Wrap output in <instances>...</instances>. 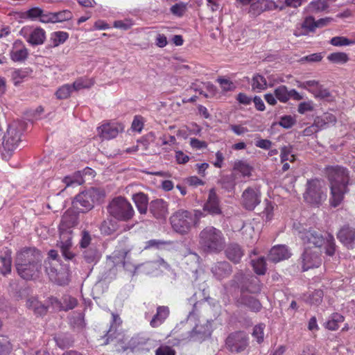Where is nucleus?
<instances>
[{
  "instance_id": "1",
  "label": "nucleus",
  "mask_w": 355,
  "mask_h": 355,
  "mask_svg": "<svg viewBox=\"0 0 355 355\" xmlns=\"http://www.w3.org/2000/svg\"><path fill=\"white\" fill-rule=\"evenodd\" d=\"M42 255L34 248H24L17 253L15 266L18 275L26 280L39 276L42 268Z\"/></svg>"
},
{
  "instance_id": "2",
  "label": "nucleus",
  "mask_w": 355,
  "mask_h": 355,
  "mask_svg": "<svg viewBox=\"0 0 355 355\" xmlns=\"http://www.w3.org/2000/svg\"><path fill=\"white\" fill-rule=\"evenodd\" d=\"M327 173L331 194L330 203L331 206L336 207L342 202L344 194L347 191L349 174L345 168L339 166L328 168Z\"/></svg>"
},
{
  "instance_id": "3",
  "label": "nucleus",
  "mask_w": 355,
  "mask_h": 355,
  "mask_svg": "<svg viewBox=\"0 0 355 355\" xmlns=\"http://www.w3.org/2000/svg\"><path fill=\"white\" fill-rule=\"evenodd\" d=\"M199 244L206 252L218 253L224 249L225 238L220 230L208 226L200 232Z\"/></svg>"
},
{
  "instance_id": "4",
  "label": "nucleus",
  "mask_w": 355,
  "mask_h": 355,
  "mask_svg": "<svg viewBox=\"0 0 355 355\" xmlns=\"http://www.w3.org/2000/svg\"><path fill=\"white\" fill-rule=\"evenodd\" d=\"M299 237L305 245V248L320 249L322 245H324L326 254L333 256L335 253L336 243L334 236L331 234H328L326 238H324L320 232L309 230L300 232Z\"/></svg>"
},
{
  "instance_id": "5",
  "label": "nucleus",
  "mask_w": 355,
  "mask_h": 355,
  "mask_svg": "<svg viewBox=\"0 0 355 355\" xmlns=\"http://www.w3.org/2000/svg\"><path fill=\"white\" fill-rule=\"evenodd\" d=\"M107 209L109 214L119 221H129L135 215V210L130 202L121 196L112 199Z\"/></svg>"
},
{
  "instance_id": "6",
  "label": "nucleus",
  "mask_w": 355,
  "mask_h": 355,
  "mask_svg": "<svg viewBox=\"0 0 355 355\" xmlns=\"http://www.w3.org/2000/svg\"><path fill=\"white\" fill-rule=\"evenodd\" d=\"M104 194L98 189L91 188L77 195L73 201V206L80 211L90 210L94 204L98 202Z\"/></svg>"
},
{
  "instance_id": "7",
  "label": "nucleus",
  "mask_w": 355,
  "mask_h": 355,
  "mask_svg": "<svg viewBox=\"0 0 355 355\" xmlns=\"http://www.w3.org/2000/svg\"><path fill=\"white\" fill-rule=\"evenodd\" d=\"M173 229L182 234L189 232L193 225H196V218L187 210H178L170 218Z\"/></svg>"
},
{
  "instance_id": "8",
  "label": "nucleus",
  "mask_w": 355,
  "mask_h": 355,
  "mask_svg": "<svg viewBox=\"0 0 355 355\" xmlns=\"http://www.w3.org/2000/svg\"><path fill=\"white\" fill-rule=\"evenodd\" d=\"M225 345L231 352L239 354L245 350L248 347L249 338L243 331H236L228 336L226 338Z\"/></svg>"
},
{
  "instance_id": "9",
  "label": "nucleus",
  "mask_w": 355,
  "mask_h": 355,
  "mask_svg": "<svg viewBox=\"0 0 355 355\" xmlns=\"http://www.w3.org/2000/svg\"><path fill=\"white\" fill-rule=\"evenodd\" d=\"M306 190L304 194L305 200L311 205H318L325 199L322 191V182L315 179L307 182Z\"/></svg>"
},
{
  "instance_id": "10",
  "label": "nucleus",
  "mask_w": 355,
  "mask_h": 355,
  "mask_svg": "<svg viewBox=\"0 0 355 355\" xmlns=\"http://www.w3.org/2000/svg\"><path fill=\"white\" fill-rule=\"evenodd\" d=\"M60 239L58 241L57 245L60 248L62 255L66 260H72L75 257V254L71 251L72 243V230L69 229L59 230Z\"/></svg>"
},
{
  "instance_id": "11",
  "label": "nucleus",
  "mask_w": 355,
  "mask_h": 355,
  "mask_svg": "<svg viewBox=\"0 0 355 355\" xmlns=\"http://www.w3.org/2000/svg\"><path fill=\"white\" fill-rule=\"evenodd\" d=\"M4 150L8 153L15 150L21 141V132L17 124H11L7 129L6 134L2 137ZM10 156V154H8Z\"/></svg>"
},
{
  "instance_id": "12",
  "label": "nucleus",
  "mask_w": 355,
  "mask_h": 355,
  "mask_svg": "<svg viewBox=\"0 0 355 355\" xmlns=\"http://www.w3.org/2000/svg\"><path fill=\"white\" fill-rule=\"evenodd\" d=\"M169 269V265L162 258L150 261L135 266V270L146 275H157L164 270Z\"/></svg>"
},
{
  "instance_id": "13",
  "label": "nucleus",
  "mask_w": 355,
  "mask_h": 355,
  "mask_svg": "<svg viewBox=\"0 0 355 355\" xmlns=\"http://www.w3.org/2000/svg\"><path fill=\"white\" fill-rule=\"evenodd\" d=\"M261 202V192L257 187H248L243 192L241 202L243 207L252 210Z\"/></svg>"
},
{
  "instance_id": "14",
  "label": "nucleus",
  "mask_w": 355,
  "mask_h": 355,
  "mask_svg": "<svg viewBox=\"0 0 355 355\" xmlns=\"http://www.w3.org/2000/svg\"><path fill=\"white\" fill-rule=\"evenodd\" d=\"M21 34L33 46L41 45L46 40V32L41 28L34 29L23 28L21 30Z\"/></svg>"
},
{
  "instance_id": "15",
  "label": "nucleus",
  "mask_w": 355,
  "mask_h": 355,
  "mask_svg": "<svg viewBox=\"0 0 355 355\" xmlns=\"http://www.w3.org/2000/svg\"><path fill=\"white\" fill-rule=\"evenodd\" d=\"M48 306L51 307L55 311H67L74 309L78 304V300L70 295H64L62 300H58L56 297H51L48 300Z\"/></svg>"
},
{
  "instance_id": "16",
  "label": "nucleus",
  "mask_w": 355,
  "mask_h": 355,
  "mask_svg": "<svg viewBox=\"0 0 355 355\" xmlns=\"http://www.w3.org/2000/svg\"><path fill=\"white\" fill-rule=\"evenodd\" d=\"M320 254V249L313 250L310 248H305L302 257L303 270L305 271L314 267H318L322 262Z\"/></svg>"
},
{
  "instance_id": "17",
  "label": "nucleus",
  "mask_w": 355,
  "mask_h": 355,
  "mask_svg": "<svg viewBox=\"0 0 355 355\" xmlns=\"http://www.w3.org/2000/svg\"><path fill=\"white\" fill-rule=\"evenodd\" d=\"M98 135L104 139L115 138L118 134L123 132L124 125L119 123H107L98 128Z\"/></svg>"
},
{
  "instance_id": "18",
  "label": "nucleus",
  "mask_w": 355,
  "mask_h": 355,
  "mask_svg": "<svg viewBox=\"0 0 355 355\" xmlns=\"http://www.w3.org/2000/svg\"><path fill=\"white\" fill-rule=\"evenodd\" d=\"M29 52L24 42L21 40H16L10 51L11 60L15 62H23L28 57Z\"/></svg>"
},
{
  "instance_id": "19",
  "label": "nucleus",
  "mask_w": 355,
  "mask_h": 355,
  "mask_svg": "<svg viewBox=\"0 0 355 355\" xmlns=\"http://www.w3.org/2000/svg\"><path fill=\"white\" fill-rule=\"evenodd\" d=\"M278 8L282 10L284 7H279L272 0H258L250 5L249 12L257 16L265 11L274 10Z\"/></svg>"
},
{
  "instance_id": "20",
  "label": "nucleus",
  "mask_w": 355,
  "mask_h": 355,
  "mask_svg": "<svg viewBox=\"0 0 355 355\" xmlns=\"http://www.w3.org/2000/svg\"><path fill=\"white\" fill-rule=\"evenodd\" d=\"M203 210L212 216L222 214L220 200L214 189H210L208 198L203 206Z\"/></svg>"
},
{
  "instance_id": "21",
  "label": "nucleus",
  "mask_w": 355,
  "mask_h": 355,
  "mask_svg": "<svg viewBox=\"0 0 355 355\" xmlns=\"http://www.w3.org/2000/svg\"><path fill=\"white\" fill-rule=\"evenodd\" d=\"M337 237L347 248H353L355 241V228L344 225L338 232Z\"/></svg>"
},
{
  "instance_id": "22",
  "label": "nucleus",
  "mask_w": 355,
  "mask_h": 355,
  "mask_svg": "<svg viewBox=\"0 0 355 355\" xmlns=\"http://www.w3.org/2000/svg\"><path fill=\"white\" fill-rule=\"evenodd\" d=\"M291 253L284 245H275L271 248L268 258L270 261L277 263L289 258Z\"/></svg>"
},
{
  "instance_id": "23",
  "label": "nucleus",
  "mask_w": 355,
  "mask_h": 355,
  "mask_svg": "<svg viewBox=\"0 0 355 355\" xmlns=\"http://www.w3.org/2000/svg\"><path fill=\"white\" fill-rule=\"evenodd\" d=\"M33 71V69L29 67L13 69L10 73V78L14 85L17 86L28 78L31 77Z\"/></svg>"
},
{
  "instance_id": "24",
  "label": "nucleus",
  "mask_w": 355,
  "mask_h": 355,
  "mask_svg": "<svg viewBox=\"0 0 355 355\" xmlns=\"http://www.w3.org/2000/svg\"><path fill=\"white\" fill-rule=\"evenodd\" d=\"M150 211L157 218H165L168 214V205L162 199H156L150 204Z\"/></svg>"
},
{
  "instance_id": "25",
  "label": "nucleus",
  "mask_w": 355,
  "mask_h": 355,
  "mask_svg": "<svg viewBox=\"0 0 355 355\" xmlns=\"http://www.w3.org/2000/svg\"><path fill=\"white\" fill-rule=\"evenodd\" d=\"M214 276L218 279L227 277L232 272V267L227 261H220L215 263L211 269Z\"/></svg>"
},
{
  "instance_id": "26",
  "label": "nucleus",
  "mask_w": 355,
  "mask_h": 355,
  "mask_svg": "<svg viewBox=\"0 0 355 355\" xmlns=\"http://www.w3.org/2000/svg\"><path fill=\"white\" fill-rule=\"evenodd\" d=\"M169 313L170 311L168 306H159L157 308L156 314L153 316L150 322V326L153 328L159 327L168 317Z\"/></svg>"
},
{
  "instance_id": "27",
  "label": "nucleus",
  "mask_w": 355,
  "mask_h": 355,
  "mask_svg": "<svg viewBox=\"0 0 355 355\" xmlns=\"http://www.w3.org/2000/svg\"><path fill=\"white\" fill-rule=\"evenodd\" d=\"M226 257L234 263H239L243 255L241 248L236 243L230 244L225 250Z\"/></svg>"
},
{
  "instance_id": "28",
  "label": "nucleus",
  "mask_w": 355,
  "mask_h": 355,
  "mask_svg": "<svg viewBox=\"0 0 355 355\" xmlns=\"http://www.w3.org/2000/svg\"><path fill=\"white\" fill-rule=\"evenodd\" d=\"M83 257L87 263L96 264L101 258V253L94 245H91L83 251Z\"/></svg>"
},
{
  "instance_id": "29",
  "label": "nucleus",
  "mask_w": 355,
  "mask_h": 355,
  "mask_svg": "<svg viewBox=\"0 0 355 355\" xmlns=\"http://www.w3.org/2000/svg\"><path fill=\"white\" fill-rule=\"evenodd\" d=\"M77 223V216L71 211H66L61 219L59 225V230L69 229L75 226Z\"/></svg>"
},
{
  "instance_id": "30",
  "label": "nucleus",
  "mask_w": 355,
  "mask_h": 355,
  "mask_svg": "<svg viewBox=\"0 0 355 355\" xmlns=\"http://www.w3.org/2000/svg\"><path fill=\"white\" fill-rule=\"evenodd\" d=\"M314 121L316 125L322 130L329 125H334L336 122V117L331 113H324L321 116H317Z\"/></svg>"
},
{
  "instance_id": "31",
  "label": "nucleus",
  "mask_w": 355,
  "mask_h": 355,
  "mask_svg": "<svg viewBox=\"0 0 355 355\" xmlns=\"http://www.w3.org/2000/svg\"><path fill=\"white\" fill-rule=\"evenodd\" d=\"M26 306L37 315H43L46 312L47 306L42 304L36 297H31L26 301Z\"/></svg>"
},
{
  "instance_id": "32",
  "label": "nucleus",
  "mask_w": 355,
  "mask_h": 355,
  "mask_svg": "<svg viewBox=\"0 0 355 355\" xmlns=\"http://www.w3.org/2000/svg\"><path fill=\"white\" fill-rule=\"evenodd\" d=\"M133 200L141 214H145L148 208V197L143 193H139L133 196Z\"/></svg>"
},
{
  "instance_id": "33",
  "label": "nucleus",
  "mask_w": 355,
  "mask_h": 355,
  "mask_svg": "<svg viewBox=\"0 0 355 355\" xmlns=\"http://www.w3.org/2000/svg\"><path fill=\"white\" fill-rule=\"evenodd\" d=\"M233 171L239 173L243 177H250L252 173V167L246 162L237 160L234 162Z\"/></svg>"
},
{
  "instance_id": "34",
  "label": "nucleus",
  "mask_w": 355,
  "mask_h": 355,
  "mask_svg": "<svg viewBox=\"0 0 355 355\" xmlns=\"http://www.w3.org/2000/svg\"><path fill=\"white\" fill-rule=\"evenodd\" d=\"M317 28L315 20L313 17L308 16L306 17L302 24V32L297 34L295 33L296 36H299L300 35H307L309 33L315 32Z\"/></svg>"
},
{
  "instance_id": "35",
  "label": "nucleus",
  "mask_w": 355,
  "mask_h": 355,
  "mask_svg": "<svg viewBox=\"0 0 355 355\" xmlns=\"http://www.w3.org/2000/svg\"><path fill=\"white\" fill-rule=\"evenodd\" d=\"M69 37V34L63 31L54 32L51 35L49 47H56L63 44Z\"/></svg>"
},
{
  "instance_id": "36",
  "label": "nucleus",
  "mask_w": 355,
  "mask_h": 355,
  "mask_svg": "<svg viewBox=\"0 0 355 355\" xmlns=\"http://www.w3.org/2000/svg\"><path fill=\"white\" fill-rule=\"evenodd\" d=\"M329 7L327 0H313L306 10L309 13H317L325 10Z\"/></svg>"
},
{
  "instance_id": "37",
  "label": "nucleus",
  "mask_w": 355,
  "mask_h": 355,
  "mask_svg": "<svg viewBox=\"0 0 355 355\" xmlns=\"http://www.w3.org/2000/svg\"><path fill=\"white\" fill-rule=\"evenodd\" d=\"M62 181L66 184L67 187L79 186L84 182L80 171H76L72 175L64 177Z\"/></svg>"
},
{
  "instance_id": "38",
  "label": "nucleus",
  "mask_w": 355,
  "mask_h": 355,
  "mask_svg": "<svg viewBox=\"0 0 355 355\" xmlns=\"http://www.w3.org/2000/svg\"><path fill=\"white\" fill-rule=\"evenodd\" d=\"M94 84V80L93 78L82 77L74 81L71 85L74 91H79L82 89H89L92 87Z\"/></svg>"
},
{
  "instance_id": "39",
  "label": "nucleus",
  "mask_w": 355,
  "mask_h": 355,
  "mask_svg": "<svg viewBox=\"0 0 355 355\" xmlns=\"http://www.w3.org/2000/svg\"><path fill=\"white\" fill-rule=\"evenodd\" d=\"M344 321V317L338 313H333L327 322L325 323L327 329L331 331H335L339 327V324Z\"/></svg>"
},
{
  "instance_id": "40",
  "label": "nucleus",
  "mask_w": 355,
  "mask_h": 355,
  "mask_svg": "<svg viewBox=\"0 0 355 355\" xmlns=\"http://www.w3.org/2000/svg\"><path fill=\"white\" fill-rule=\"evenodd\" d=\"M324 293L322 290H315L306 296L305 301L311 305H319L323 299Z\"/></svg>"
},
{
  "instance_id": "41",
  "label": "nucleus",
  "mask_w": 355,
  "mask_h": 355,
  "mask_svg": "<svg viewBox=\"0 0 355 355\" xmlns=\"http://www.w3.org/2000/svg\"><path fill=\"white\" fill-rule=\"evenodd\" d=\"M327 60L334 64H343L349 60L348 55L344 52H336L330 53Z\"/></svg>"
},
{
  "instance_id": "42",
  "label": "nucleus",
  "mask_w": 355,
  "mask_h": 355,
  "mask_svg": "<svg viewBox=\"0 0 355 355\" xmlns=\"http://www.w3.org/2000/svg\"><path fill=\"white\" fill-rule=\"evenodd\" d=\"M128 252V250H115L112 255L109 257V259H112V262L116 266L121 263L125 266V259Z\"/></svg>"
},
{
  "instance_id": "43",
  "label": "nucleus",
  "mask_w": 355,
  "mask_h": 355,
  "mask_svg": "<svg viewBox=\"0 0 355 355\" xmlns=\"http://www.w3.org/2000/svg\"><path fill=\"white\" fill-rule=\"evenodd\" d=\"M252 87L254 90H264L267 87L266 78L259 74L254 75L252 78Z\"/></svg>"
},
{
  "instance_id": "44",
  "label": "nucleus",
  "mask_w": 355,
  "mask_h": 355,
  "mask_svg": "<svg viewBox=\"0 0 355 355\" xmlns=\"http://www.w3.org/2000/svg\"><path fill=\"white\" fill-rule=\"evenodd\" d=\"M112 321L111 323L110 328L109 329L107 334V341L105 343V345H107L108 343V340L110 337H112L116 332V329L118 327L121 325L122 323V320L120 318V317L114 313H112Z\"/></svg>"
},
{
  "instance_id": "45",
  "label": "nucleus",
  "mask_w": 355,
  "mask_h": 355,
  "mask_svg": "<svg viewBox=\"0 0 355 355\" xmlns=\"http://www.w3.org/2000/svg\"><path fill=\"white\" fill-rule=\"evenodd\" d=\"M74 91L71 85L65 84L58 89L55 96L58 99L68 98Z\"/></svg>"
},
{
  "instance_id": "46",
  "label": "nucleus",
  "mask_w": 355,
  "mask_h": 355,
  "mask_svg": "<svg viewBox=\"0 0 355 355\" xmlns=\"http://www.w3.org/2000/svg\"><path fill=\"white\" fill-rule=\"evenodd\" d=\"M291 146H284L281 148V162L284 163L286 161L293 162L295 160V156L292 153Z\"/></svg>"
},
{
  "instance_id": "47",
  "label": "nucleus",
  "mask_w": 355,
  "mask_h": 355,
  "mask_svg": "<svg viewBox=\"0 0 355 355\" xmlns=\"http://www.w3.org/2000/svg\"><path fill=\"white\" fill-rule=\"evenodd\" d=\"M275 97L282 103H286L289 100V94L287 87L285 85L277 87L275 91Z\"/></svg>"
},
{
  "instance_id": "48",
  "label": "nucleus",
  "mask_w": 355,
  "mask_h": 355,
  "mask_svg": "<svg viewBox=\"0 0 355 355\" xmlns=\"http://www.w3.org/2000/svg\"><path fill=\"white\" fill-rule=\"evenodd\" d=\"M117 225L112 220H104L101 225V231L103 234L110 235L116 230Z\"/></svg>"
},
{
  "instance_id": "49",
  "label": "nucleus",
  "mask_w": 355,
  "mask_h": 355,
  "mask_svg": "<svg viewBox=\"0 0 355 355\" xmlns=\"http://www.w3.org/2000/svg\"><path fill=\"white\" fill-rule=\"evenodd\" d=\"M330 44L334 46H349L355 44V41L343 36L334 37L330 40Z\"/></svg>"
},
{
  "instance_id": "50",
  "label": "nucleus",
  "mask_w": 355,
  "mask_h": 355,
  "mask_svg": "<svg viewBox=\"0 0 355 355\" xmlns=\"http://www.w3.org/2000/svg\"><path fill=\"white\" fill-rule=\"evenodd\" d=\"M252 266L255 272L258 275H263L266 270V261L263 257L253 260Z\"/></svg>"
},
{
  "instance_id": "51",
  "label": "nucleus",
  "mask_w": 355,
  "mask_h": 355,
  "mask_svg": "<svg viewBox=\"0 0 355 355\" xmlns=\"http://www.w3.org/2000/svg\"><path fill=\"white\" fill-rule=\"evenodd\" d=\"M0 263H1V273L3 275H6L11 271V263L12 260L10 256L5 257H0Z\"/></svg>"
},
{
  "instance_id": "52",
  "label": "nucleus",
  "mask_w": 355,
  "mask_h": 355,
  "mask_svg": "<svg viewBox=\"0 0 355 355\" xmlns=\"http://www.w3.org/2000/svg\"><path fill=\"white\" fill-rule=\"evenodd\" d=\"M92 236L89 232L83 230L81 232V239L79 241L80 248L82 249H86L89 248L91 245Z\"/></svg>"
},
{
  "instance_id": "53",
  "label": "nucleus",
  "mask_w": 355,
  "mask_h": 355,
  "mask_svg": "<svg viewBox=\"0 0 355 355\" xmlns=\"http://www.w3.org/2000/svg\"><path fill=\"white\" fill-rule=\"evenodd\" d=\"M55 18V23L62 22L64 21L69 20L72 18V13L67 10L60 11L58 12H53Z\"/></svg>"
},
{
  "instance_id": "54",
  "label": "nucleus",
  "mask_w": 355,
  "mask_h": 355,
  "mask_svg": "<svg viewBox=\"0 0 355 355\" xmlns=\"http://www.w3.org/2000/svg\"><path fill=\"white\" fill-rule=\"evenodd\" d=\"M244 304L253 311H259L261 309V304L259 300L252 297H245Z\"/></svg>"
},
{
  "instance_id": "55",
  "label": "nucleus",
  "mask_w": 355,
  "mask_h": 355,
  "mask_svg": "<svg viewBox=\"0 0 355 355\" xmlns=\"http://www.w3.org/2000/svg\"><path fill=\"white\" fill-rule=\"evenodd\" d=\"M296 120L294 116H292L291 115H286L281 117L278 123L280 126L288 129L292 128Z\"/></svg>"
},
{
  "instance_id": "56",
  "label": "nucleus",
  "mask_w": 355,
  "mask_h": 355,
  "mask_svg": "<svg viewBox=\"0 0 355 355\" xmlns=\"http://www.w3.org/2000/svg\"><path fill=\"white\" fill-rule=\"evenodd\" d=\"M170 10L173 15L178 17H182L187 10V4L182 2L175 3L171 6Z\"/></svg>"
},
{
  "instance_id": "57",
  "label": "nucleus",
  "mask_w": 355,
  "mask_h": 355,
  "mask_svg": "<svg viewBox=\"0 0 355 355\" xmlns=\"http://www.w3.org/2000/svg\"><path fill=\"white\" fill-rule=\"evenodd\" d=\"M217 82L220 84L223 92H230L235 89L236 86L231 80L223 78H218Z\"/></svg>"
},
{
  "instance_id": "58",
  "label": "nucleus",
  "mask_w": 355,
  "mask_h": 355,
  "mask_svg": "<svg viewBox=\"0 0 355 355\" xmlns=\"http://www.w3.org/2000/svg\"><path fill=\"white\" fill-rule=\"evenodd\" d=\"M55 263H52L50 260L44 261V268L46 272L52 279H55V276L57 275V269L55 268Z\"/></svg>"
},
{
  "instance_id": "59",
  "label": "nucleus",
  "mask_w": 355,
  "mask_h": 355,
  "mask_svg": "<svg viewBox=\"0 0 355 355\" xmlns=\"http://www.w3.org/2000/svg\"><path fill=\"white\" fill-rule=\"evenodd\" d=\"M11 350V345L8 338L0 337V355H8Z\"/></svg>"
},
{
  "instance_id": "60",
  "label": "nucleus",
  "mask_w": 355,
  "mask_h": 355,
  "mask_svg": "<svg viewBox=\"0 0 355 355\" xmlns=\"http://www.w3.org/2000/svg\"><path fill=\"white\" fill-rule=\"evenodd\" d=\"M265 325L259 324L256 325L253 329L252 336L257 340L258 343H261L263 340V329Z\"/></svg>"
},
{
  "instance_id": "61",
  "label": "nucleus",
  "mask_w": 355,
  "mask_h": 355,
  "mask_svg": "<svg viewBox=\"0 0 355 355\" xmlns=\"http://www.w3.org/2000/svg\"><path fill=\"white\" fill-rule=\"evenodd\" d=\"M155 355H175V351L169 346L162 345L156 349Z\"/></svg>"
},
{
  "instance_id": "62",
  "label": "nucleus",
  "mask_w": 355,
  "mask_h": 355,
  "mask_svg": "<svg viewBox=\"0 0 355 355\" xmlns=\"http://www.w3.org/2000/svg\"><path fill=\"white\" fill-rule=\"evenodd\" d=\"M133 25L132 22L130 19L125 20H119L116 21L114 23V26L116 28L122 29V30H128Z\"/></svg>"
},
{
  "instance_id": "63",
  "label": "nucleus",
  "mask_w": 355,
  "mask_h": 355,
  "mask_svg": "<svg viewBox=\"0 0 355 355\" xmlns=\"http://www.w3.org/2000/svg\"><path fill=\"white\" fill-rule=\"evenodd\" d=\"M315 98L320 99H325L327 101L332 100L331 93L327 89L323 87V86L321 87L318 93L315 94Z\"/></svg>"
},
{
  "instance_id": "64",
  "label": "nucleus",
  "mask_w": 355,
  "mask_h": 355,
  "mask_svg": "<svg viewBox=\"0 0 355 355\" xmlns=\"http://www.w3.org/2000/svg\"><path fill=\"white\" fill-rule=\"evenodd\" d=\"M313 110V103L311 101L302 102L298 105L297 111L300 114H304L306 112Z\"/></svg>"
}]
</instances>
